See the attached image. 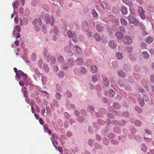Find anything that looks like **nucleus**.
Here are the masks:
<instances>
[{
  "label": "nucleus",
  "mask_w": 154,
  "mask_h": 154,
  "mask_svg": "<svg viewBox=\"0 0 154 154\" xmlns=\"http://www.w3.org/2000/svg\"><path fill=\"white\" fill-rule=\"evenodd\" d=\"M120 21L122 25L123 26H126L127 24V21L123 18H122L120 19Z\"/></svg>",
  "instance_id": "22"
},
{
  "label": "nucleus",
  "mask_w": 154,
  "mask_h": 154,
  "mask_svg": "<svg viewBox=\"0 0 154 154\" xmlns=\"http://www.w3.org/2000/svg\"><path fill=\"white\" fill-rule=\"evenodd\" d=\"M143 57L145 59H147L149 57V55L147 52L146 51H144L142 53Z\"/></svg>",
  "instance_id": "23"
},
{
  "label": "nucleus",
  "mask_w": 154,
  "mask_h": 154,
  "mask_svg": "<svg viewBox=\"0 0 154 154\" xmlns=\"http://www.w3.org/2000/svg\"><path fill=\"white\" fill-rule=\"evenodd\" d=\"M74 63L73 60L71 58H69L66 63H63L62 64V67L63 69H66L69 67H71L73 66Z\"/></svg>",
  "instance_id": "2"
},
{
  "label": "nucleus",
  "mask_w": 154,
  "mask_h": 154,
  "mask_svg": "<svg viewBox=\"0 0 154 154\" xmlns=\"http://www.w3.org/2000/svg\"><path fill=\"white\" fill-rule=\"evenodd\" d=\"M94 38L97 41H99L100 40V36L97 34H95L94 36Z\"/></svg>",
  "instance_id": "30"
},
{
  "label": "nucleus",
  "mask_w": 154,
  "mask_h": 154,
  "mask_svg": "<svg viewBox=\"0 0 154 154\" xmlns=\"http://www.w3.org/2000/svg\"><path fill=\"white\" fill-rule=\"evenodd\" d=\"M39 122L40 124L42 125H43L44 123V122L42 118H40L39 119Z\"/></svg>",
  "instance_id": "54"
},
{
  "label": "nucleus",
  "mask_w": 154,
  "mask_h": 154,
  "mask_svg": "<svg viewBox=\"0 0 154 154\" xmlns=\"http://www.w3.org/2000/svg\"><path fill=\"white\" fill-rule=\"evenodd\" d=\"M109 46L112 48H114L116 47V44L115 42L113 41H110L109 42Z\"/></svg>",
  "instance_id": "9"
},
{
  "label": "nucleus",
  "mask_w": 154,
  "mask_h": 154,
  "mask_svg": "<svg viewBox=\"0 0 154 154\" xmlns=\"http://www.w3.org/2000/svg\"><path fill=\"white\" fill-rule=\"evenodd\" d=\"M138 10L140 17L142 19H144L145 17L144 14L145 11L143 8L141 7H140L138 8Z\"/></svg>",
  "instance_id": "5"
},
{
  "label": "nucleus",
  "mask_w": 154,
  "mask_h": 154,
  "mask_svg": "<svg viewBox=\"0 0 154 154\" xmlns=\"http://www.w3.org/2000/svg\"><path fill=\"white\" fill-rule=\"evenodd\" d=\"M72 48L69 45L66 46L65 47V51L67 53H70L71 52Z\"/></svg>",
  "instance_id": "17"
},
{
  "label": "nucleus",
  "mask_w": 154,
  "mask_h": 154,
  "mask_svg": "<svg viewBox=\"0 0 154 154\" xmlns=\"http://www.w3.org/2000/svg\"><path fill=\"white\" fill-rule=\"evenodd\" d=\"M43 67L46 72H48L49 70V68L47 65H44Z\"/></svg>",
  "instance_id": "47"
},
{
  "label": "nucleus",
  "mask_w": 154,
  "mask_h": 154,
  "mask_svg": "<svg viewBox=\"0 0 154 154\" xmlns=\"http://www.w3.org/2000/svg\"><path fill=\"white\" fill-rule=\"evenodd\" d=\"M67 33L68 36L69 38H71L72 35V32L70 31H67Z\"/></svg>",
  "instance_id": "45"
},
{
  "label": "nucleus",
  "mask_w": 154,
  "mask_h": 154,
  "mask_svg": "<svg viewBox=\"0 0 154 154\" xmlns=\"http://www.w3.org/2000/svg\"><path fill=\"white\" fill-rule=\"evenodd\" d=\"M97 123L99 124L103 125L105 123V122L104 121H103L101 120L98 119L97 120Z\"/></svg>",
  "instance_id": "43"
},
{
  "label": "nucleus",
  "mask_w": 154,
  "mask_h": 154,
  "mask_svg": "<svg viewBox=\"0 0 154 154\" xmlns=\"http://www.w3.org/2000/svg\"><path fill=\"white\" fill-rule=\"evenodd\" d=\"M56 98L58 100H60V99L61 98V96L60 93H59L58 92H57L56 93Z\"/></svg>",
  "instance_id": "37"
},
{
  "label": "nucleus",
  "mask_w": 154,
  "mask_h": 154,
  "mask_svg": "<svg viewBox=\"0 0 154 154\" xmlns=\"http://www.w3.org/2000/svg\"><path fill=\"white\" fill-rule=\"evenodd\" d=\"M109 95L112 97H114L115 95V92L112 89H110L109 91Z\"/></svg>",
  "instance_id": "24"
},
{
  "label": "nucleus",
  "mask_w": 154,
  "mask_h": 154,
  "mask_svg": "<svg viewBox=\"0 0 154 154\" xmlns=\"http://www.w3.org/2000/svg\"><path fill=\"white\" fill-rule=\"evenodd\" d=\"M24 96L25 97H28V92L27 91H25L23 92Z\"/></svg>",
  "instance_id": "57"
},
{
  "label": "nucleus",
  "mask_w": 154,
  "mask_h": 154,
  "mask_svg": "<svg viewBox=\"0 0 154 154\" xmlns=\"http://www.w3.org/2000/svg\"><path fill=\"white\" fill-rule=\"evenodd\" d=\"M128 20L130 23H132L136 26H138L139 25L138 20L131 14L128 17Z\"/></svg>",
  "instance_id": "1"
},
{
  "label": "nucleus",
  "mask_w": 154,
  "mask_h": 154,
  "mask_svg": "<svg viewBox=\"0 0 154 154\" xmlns=\"http://www.w3.org/2000/svg\"><path fill=\"white\" fill-rule=\"evenodd\" d=\"M133 49V47L131 46L128 47H127L125 48V50H126V51L128 52V53H130V52H131L132 51Z\"/></svg>",
  "instance_id": "25"
},
{
  "label": "nucleus",
  "mask_w": 154,
  "mask_h": 154,
  "mask_svg": "<svg viewBox=\"0 0 154 154\" xmlns=\"http://www.w3.org/2000/svg\"><path fill=\"white\" fill-rule=\"evenodd\" d=\"M153 40V38L150 36L147 37L146 39V42L148 44L151 43L152 42Z\"/></svg>",
  "instance_id": "13"
},
{
  "label": "nucleus",
  "mask_w": 154,
  "mask_h": 154,
  "mask_svg": "<svg viewBox=\"0 0 154 154\" xmlns=\"http://www.w3.org/2000/svg\"><path fill=\"white\" fill-rule=\"evenodd\" d=\"M112 22L113 23H115L116 25H118L119 23V20L116 19H113L112 21Z\"/></svg>",
  "instance_id": "39"
},
{
  "label": "nucleus",
  "mask_w": 154,
  "mask_h": 154,
  "mask_svg": "<svg viewBox=\"0 0 154 154\" xmlns=\"http://www.w3.org/2000/svg\"><path fill=\"white\" fill-rule=\"evenodd\" d=\"M114 107L116 109H118L119 108V105L117 103H115L114 104Z\"/></svg>",
  "instance_id": "62"
},
{
  "label": "nucleus",
  "mask_w": 154,
  "mask_h": 154,
  "mask_svg": "<svg viewBox=\"0 0 154 154\" xmlns=\"http://www.w3.org/2000/svg\"><path fill=\"white\" fill-rule=\"evenodd\" d=\"M80 71L82 74H84L87 73L88 70L85 67L82 66L80 68Z\"/></svg>",
  "instance_id": "15"
},
{
  "label": "nucleus",
  "mask_w": 154,
  "mask_h": 154,
  "mask_svg": "<svg viewBox=\"0 0 154 154\" xmlns=\"http://www.w3.org/2000/svg\"><path fill=\"white\" fill-rule=\"evenodd\" d=\"M116 56L118 59L120 60L122 58L123 56L122 54L120 53H118L116 54Z\"/></svg>",
  "instance_id": "26"
},
{
  "label": "nucleus",
  "mask_w": 154,
  "mask_h": 154,
  "mask_svg": "<svg viewBox=\"0 0 154 154\" xmlns=\"http://www.w3.org/2000/svg\"><path fill=\"white\" fill-rule=\"evenodd\" d=\"M112 143L114 144H117L118 143V142L115 140H112Z\"/></svg>",
  "instance_id": "63"
},
{
  "label": "nucleus",
  "mask_w": 154,
  "mask_h": 154,
  "mask_svg": "<svg viewBox=\"0 0 154 154\" xmlns=\"http://www.w3.org/2000/svg\"><path fill=\"white\" fill-rule=\"evenodd\" d=\"M151 82L152 83L154 82V75H152L150 77Z\"/></svg>",
  "instance_id": "52"
},
{
  "label": "nucleus",
  "mask_w": 154,
  "mask_h": 154,
  "mask_svg": "<svg viewBox=\"0 0 154 154\" xmlns=\"http://www.w3.org/2000/svg\"><path fill=\"white\" fill-rule=\"evenodd\" d=\"M88 111L89 112L92 113L94 111V108L92 106H89L88 107Z\"/></svg>",
  "instance_id": "28"
},
{
  "label": "nucleus",
  "mask_w": 154,
  "mask_h": 154,
  "mask_svg": "<svg viewBox=\"0 0 154 154\" xmlns=\"http://www.w3.org/2000/svg\"><path fill=\"white\" fill-rule=\"evenodd\" d=\"M97 30L98 31H101L103 30V27L101 24H98L97 26Z\"/></svg>",
  "instance_id": "21"
},
{
  "label": "nucleus",
  "mask_w": 154,
  "mask_h": 154,
  "mask_svg": "<svg viewBox=\"0 0 154 154\" xmlns=\"http://www.w3.org/2000/svg\"><path fill=\"white\" fill-rule=\"evenodd\" d=\"M20 73L18 72V73H16V77H17V78H18L19 79H20Z\"/></svg>",
  "instance_id": "59"
},
{
  "label": "nucleus",
  "mask_w": 154,
  "mask_h": 154,
  "mask_svg": "<svg viewBox=\"0 0 154 154\" xmlns=\"http://www.w3.org/2000/svg\"><path fill=\"white\" fill-rule=\"evenodd\" d=\"M57 61L58 62L60 63H63V64L64 63L65 59H64L63 57L61 56H60L57 58Z\"/></svg>",
  "instance_id": "11"
},
{
  "label": "nucleus",
  "mask_w": 154,
  "mask_h": 154,
  "mask_svg": "<svg viewBox=\"0 0 154 154\" xmlns=\"http://www.w3.org/2000/svg\"><path fill=\"white\" fill-rule=\"evenodd\" d=\"M119 83L120 85L122 86L124 85L125 82L124 81H119Z\"/></svg>",
  "instance_id": "51"
},
{
  "label": "nucleus",
  "mask_w": 154,
  "mask_h": 154,
  "mask_svg": "<svg viewBox=\"0 0 154 154\" xmlns=\"http://www.w3.org/2000/svg\"><path fill=\"white\" fill-rule=\"evenodd\" d=\"M103 84L104 87H107L109 85V82L108 80L106 79L103 78Z\"/></svg>",
  "instance_id": "12"
},
{
  "label": "nucleus",
  "mask_w": 154,
  "mask_h": 154,
  "mask_svg": "<svg viewBox=\"0 0 154 154\" xmlns=\"http://www.w3.org/2000/svg\"><path fill=\"white\" fill-rule=\"evenodd\" d=\"M123 115L124 116H126V117L128 116L129 115L128 113V112H124L123 113Z\"/></svg>",
  "instance_id": "58"
},
{
  "label": "nucleus",
  "mask_w": 154,
  "mask_h": 154,
  "mask_svg": "<svg viewBox=\"0 0 154 154\" xmlns=\"http://www.w3.org/2000/svg\"><path fill=\"white\" fill-rule=\"evenodd\" d=\"M66 94H67V97H71L72 96L71 92L68 91H67Z\"/></svg>",
  "instance_id": "48"
},
{
  "label": "nucleus",
  "mask_w": 154,
  "mask_h": 154,
  "mask_svg": "<svg viewBox=\"0 0 154 154\" xmlns=\"http://www.w3.org/2000/svg\"><path fill=\"white\" fill-rule=\"evenodd\" d=\"M72 40L74 42H76L77 40V37L75 35L73 34L72 35Z\"/></svg>",
  "instance_id": "40"
},
{
  "label": "nucleus",
  "mask_w": 154,
  "mask_h": 154,
  "mask_svg": "<svg viewBox=\"0 0 154 154\" xmlns=\"http://www.w3.org/2000/svg\"><path fill=\"white\" fill-rule=\"evenodd\" d=\"M47 26L45 25H43L42 26V30L44 33H46L47 32V31L46 30V28Z\"/></svg>",
  "instance_id": "36"
},
{
  "label": "nucleus",
  "mask_w": 154,
  "mask_h": 154,
  "mask_svg": "<svg viewBox=\"0 0 154 154\" xmlns=\"http://www.w3.org/2000/svg\"><path fill=\"white\" fill-rule=\"evenodd\" d=\"M149 52L151 54L154 55V49H151L149 50Z\"/></svg>",
  "instance_id": "61"
},
{
  "label": "nucleus",
  "mask_w": 154,
  "mask_h": 154,
  "mask_svg": "<svg viewBox=\"0 0 154 154\" xmlns=\"http://www.w3.org/2000/svg\"><path fill=\"white\" fill-rule=\"evenodd\" d=\"M123 41L124 43L127 45L131 44L132 42L131 38L128 36L124 37Z\"/></svg>",
  "instance_id": "4"
},
{
  "label": "nucleus",
  "mask_w": 154,
  "mask_h": 154,
  "mask_svg": "<svg viewBox=\"0 0 154 154\" xmlns=\"http://www.w3.org/2000/svg\"><path fill=\"white\" fill-rule=\"evenodd\" d=\"M118 73L119 76L121 78H123L125 76V72L122 71H119Z\"/></svg>",
  "instance_id": "20"
},
{
  "label": "nucleus",
  "mask_w": 154,
  "mask_h": 154,
  "mask_svg": "<svg viewBox=\"0 0 154 154\" xmlns=\"http://www.w3.org/2000/svg\"><path fill=\"white\" fill-rule=\"evenodd\" d=\"M54 71L56 72L58 70V66L57 65H55L53 68Z\"/></svg>",
  "instance_id": "50"
},
{
  "label": "nucleus",
  "mask_w": 154,
  "mask_h": 154,
  "mask_svg": "<svg viewBox=\"0 0 154 154\" xmlns=\"http://www.w3.org/2000/svg\"><path fill=\"white\" fill-rule=\"evenodd\" d=\"M135 109L137 111L139 112L140 113L141 112H142V110L140 107H138V106H136L135 107Z\"/></svg>",
  "instance_id": "46"
},
{
  "label": "nucleus",
  "mask_w": 154,
  "mask_h": 154,
  "mask_svg": "<svg viewBox=\"0 0 154 154\" xmlns=\"http://www.w3.org/2000/svg\"><path fill=\"white\" fill-rule=\"evenodd\" d=\"M36 57V55L35 54H33L32 55L31 59L33 61H35V60Z\"/></svg>",
  "instance_id": "42"
},
{
  "label": "nucleus",
  "mask_w": 154,
  "mask_h": 154,
  "mask_svg": "<svg viewBox=\"0 0 154 154\" xmlns=\"http://www.w3.org/2000/svg\"><path fill=\"white\" fill-rule=\"evenodd\" d=\"M91 14L94 17H96L97 15V13L94 10H92Z\"/></svg>",
  "instance_id": "35"
},
{
  "label": "nucleus",
  "mask_w": 154,
  "mask_h": 154,
  "mask_svg": "<svg viewBox=\"0 0 154 154\" xmlns=\"http://www.w3.org/2000/svg\"><path fill=\"white\" fill-rule=\"evenodd\" d=\"M15 29L18 32H19L20 30V26H16Z\"/></svg>",
  "instance_id": "53"
},
{
  "label": "nucleus",
  "mask_w": 154,
  "mask_h": 154,
  "mask_svg": "<svg viewBox=\"0 0 154 154\" xmlns=\"http://www.w3.org/2000/svg\"><path fill=\"white\" fill-rule=\"evenodd\" d=\"M75 62L78 65H82L84 63V60L82 58H79L77 59Z\"/></svg>",
  "instance_id": "16"
},
{
  "label": "nucleus",
  "mask_w": 154,
  "mask_h": 154,
  "mask_svg": "<svg viewBox=\"0 0 154 154\" xmlns=\"http://www.w3.org/2000/svg\"><path fill=\"white\" fill-rule=\"evenodd\" d=\"M135 125L137 126H140L141 125V122L139 120H137L135 122Z\"/></svg>",
  "instance_id": "27"
},
{
  "label": "nucleus",
  "mask_w": 154,
  "mask_h": 154,
  "mask_svg": "<svg viewBox=\"0 0 154 154\" xmlns=\"http://www.w3.org/2000/svg\"><path fill=\"white\" fill-rule=\"evenodd\" d=\"M34 116H35V118L37 119H39V116L38 114H35Z\"/></svg>",
  "instance_id": "64"
},
{
  "label": "nucleus",
  "mask_w": 154,
  "mask_h": 154,
  "mask_svg": "<svg viewBox=\"0 0 154 154\" xmlns=\"http://www.w3.org/2000/svg\"><path fill=\"white\" fill-rule=\"evenodd\" d=\"M73 50L75 52V53L77 54H79L82 51L81 49L80 48L78 47L77 45H75L73 47Z\"/></svg>",
  "instance_id": "7"
},
{
  "label": "nucleus",
  "mask_w": 154,
  "mask_h": 154,
  "mask_svg": "<svg viewBox=\"0 0 154 154\" xmlns=\"http://www.w3.org/2000/svg\"><path fill=\"white\" fill-rule=\"evenodd\" d=\"M58 76L61 78H63L64 76L63 72L62 71L60 72L58 74Z\"/></svg>",
  "instance_id": "33"
},
{
  "label": "nucleus",
  "mask_w": 154,
  "mask_h": 154,
  "mask_svg": "<svg viewBox=\"0 0 154 154\" xmlns=\"http://www.w3.org/2000/svg\"><path fill=\"white\" fill-rule=\"evenodd\" d=\"M142 150L144 152H146L147 150L144 144H142L141 145Z\"/></svg>",
  "instance_id": "34"
},
{
  "label": "nucleus",
  "mask_w": 154,
  "mask_h": 154,
  "mask_svg": "<svg viewBox=\"0 0 154 154\" xmlns=\"http://www.w3.org/2000/svg\"><path fill=\"white\" fill-rule=\"evenodd\" d=\"M38 65L40 67H42L44 66V64L43 60H40L38 62Z\"/></svg>",
  "instance_id": "31"
},
{
  "label": "nucleus",
  "mask_w": 154,
  "mask_h": 154,
  "mask_svg": "<svg viewBox=\"0 0 154 154\" xmlns=\"http://www.w3.org/2000/svg\"><path fill=\"white\" fill-rule=\"evenodd\" d=\"M118 31H119L120 32H122L123 33H125V29L124 28L121 26H120L118 27L117 28Z\"/></svg>",
  "instance_id": "18"
},
{
  "label": "nucleus",
  "mask_w": 154,
  "mask_h": 154,
  "mask_svg": "<svg viewBox=\"0 0 154 154\" xmlns=\"http://www.w3.org/2000/svg\"><path fill=\"white\" fill-rule=\"evenodd\" d=\"M102 100L103 101V102L105 103H106L107 102V100L106 98L105 97H103L102 98Z\"/></svg>",
  "instance_id": "56"
},
{
  "label": "nucleus",
  "mask_w": 154,
  "mask_h": 154,
  "mask_svg": "<svg viewBox=\"0 0 154 154\" xmlns=\"http://www.w3.org/2000/svg\"><path fill=\"white\" fill-rule=\"evenodd\" d=\"M45 19L47 23H49L51 26L54 25V19L52 16H50L48 14L45 15Z\"/></svg>",
  "instance_id": "3"
},
{
  "label": "nucleus",
  "mask_w": 154,
  "mask_h": 154,
  "mask_svg": "<svg viewBox=\"0 0 154 154\" xmlns=\"http://www.w3.org/2000/svg\"><path fill=\"white\" fill-rule=\"evenodd\" d=\"M91 71L93 73H95L97 70V68L96 66L94 65H92L90 67Z\"/></svg>",
  "instance_id": "10"
},
{
  "label": "nucleus",
  "mask_w": 154,
  "mask_h": 154,
  "mask_svg": "<svg viewBox=\"0 0 154 154\" xmlns=\"http://www.w3.org/2000/svg\"><path fill=\"white\" fill-rule=\"evenodd\" d=\"M96 138L98 141H100L101 139L100 136L98 134H97L96 135Z\"/></svg>",
  "instance_id": "55"
},
{
  "label": "nucleus",
  "mask_w": 154,
  "mask_h": 154,
  "mask_svg": "<svg viewBox=\"0 0 154 154\" xmlns=\"http://www.w3.org/2000/svg\"><path fill=\"white\" fill-rule=\"evenodd\" d=\"M91 81L93 82H96L97 80V78L96 76L94 75H92L91 76Z\"/></svg>",
  "instance_id": "29"
},
{
  "label": "nucleus",
  "mask_w": 154,
  "mask_h": 154,
  "mask_svg": "<svg viewBox=\"0 0 154 154\" xmlns=\"http://www.w3.org/2000/svg\"><path fill=\"white\" fill-rule=\"evenodd\" d=\"M47 59L48 61L50 62L53 63H55L56 61V58L52 57H50L49 56H48Z\"/></svg>",
  "instance_id": "8"
},
{
  "label": "nucleus",
  "mask_w": 154,
  "mask_h": 154,
  "mask_svg": "<svg viewBox=\"0 0 154 154\" xmlns=\"http://www.w3.org/2000/svg\"><path fill=\"white\" fill-rule=\"evenodd\" d=\"M18 72H20V74H22L23 76L24 77H26L27 76V75L26 74L24 73L21 70H19L18 71Z\"/></svg>",
  "instance_id": "49"
},
{
  "label": "nucleus",
  "mask_w": 154,
  "mask_h": 154,
  "mask_svg": "<svg viewBox=\"0 0 154 154\" xmlns=\"http://www.w3.org/2000/svg\"><path fill=\"white\" fill-rule=\"evenodd\" d=\"M88 144L91 146H92L93 145L94 143V141L92 139H90L88 141Z\"/></svg>",
  "instance_id": "32"
},
{
  "label": "nucleus",
  "mask_w": 154,
  "mask_h": 154,
  "mask_svg": "<svg viewBox=\"0 0 154 154\" xmlns=\"http://www.w3.org/2000/svg\"><path fill=\"white\" fill-rule=\"evenodd\" d=\"M122 32H120L119 31H117L115 33V35L116 37L119 39H121L122 38L124 34Z\"/></svg>",
  "instance_id": "6"
},
{
  "label": "nucleus",
  "mask_w": 154,
  "mask_h": 154,
  "mask_svg": "<svg viewBox=\"0 0 154 154\" xmlns=\"http://www.w3.org/2000/svg\"><path fill=\"white\" fill-rule=\"evenodd\" d=\"M140 46L143 49H146V45L145 43H141Z\"/></svg>",
  "instance_id": "41"
},
{
  "label": "nucleus",
  "mask_w": 154,
  "mask_h": 154,
  "mask_svg": "<svg viewBox=\"0 0 154 154\" xmlns=\"http://www.w3.org/2000/svg\"><path fill=\"white\" fill-rule=\"evenodd\" d=\"M145 96H143V97H142V100H141V98H140L138 99V100L139 101V103H140V105L141 106H143L144 104V101H146V100H145L144 99V97H145Z\"/></svg>",
  "instance_id": "19"
},
{
  "label": "nucleus",
  "mask_w": 154,
  "mask_h": 154,
  "mask_svg": "<svg viewBox=\"0 0 154 154\" xmlns=\"http://www.w3.org/2000/svg\"><path fill=\"white\" fill-rule=\"evenodd\" d=\"M78 120L79 122H82L84 121V119L83 117L79 116L78 118Z\"/></svg>",
  "instance_id": "44"
},
{
  "label": "nucleus",
  "mask_w": 154,
  "mask_h": 154,
  "mask_svg": "<svg viewBox=\"0 0 154 154\" xmlns=\"http://www.w3.org/2000/svg\"><path fill=\"white\" fill-rule=\"evenodd\" d=\"M54 33L57 35H58V30L56 27H54Z\"/></svg>",
  "instance_id": "38"
},
{
  "label": "nucleus",
  "mask_w": 154,
  "mask_h": 154,
  "mask_svg": "<svg viewBox=\"0 0 154 154\" xmlns=\"http://www.w3.org/2000/svg\"><path fill=\"white\" fill-rule=\"evenodd\" d=\"M122 13L123 14H126L128 12V10L127 8L124 6L122 7L121 9Z\"/></svg>",
  "instance_id": "14"
},
{
  "label": "nucleus",
  "mask_w": 154,
  "mask_h": 154,
  "mask_svg": "<svg viewBox=\"0 0 154 154\" xmlns=\"http://www.w3.org/2000/svg\"><path fill=\"white\" fill-rule=\"evenodd\" d=\"M19 85L21 86H23L24 85V83L23 81H20L19 82Z\"/></svg>",
  "instance_id": "60"
}]
</instances>
